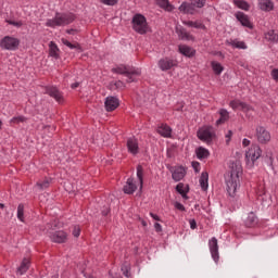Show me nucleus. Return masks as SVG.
Listing matches in <instances>:
<instances>
[{
  "label": "nucleus",
  "mask_w": 278,
  "mask_h": 278,
  "mask_svg": "<svg viewBox=\"0 0 278 278\" xmlns=\"http://www.w3.org/2000/svg\"><path fill=\"white\" fill-rule=\"evenodd\" d=\"M230 170L225 175L226 190L229 197H236L238 188H240V175H242V164L236 161L230 163Z\"/></svg>",
  "instance_id": "nucleus-1"
},
{
  "label": "nucleus",
  "mask_w": 278,
  "mask_h": 278,
  "mask_svg": "<svg viewBox=\"0 0 278 278\" xmlns=\"http://www.w3.org/2000/svg\"><path fill=\"white\" fill-rule=\"evenodd\" d=\"M58 225H59L58 220H54L51 224H47V227L43 231L48 233L52 242H56L58 244H63V242H66L68 235L63 230H55L58 229Z\"/></svg>",
  "instance_id": "nucleus-2"
},
{
  "label": "nucleus",
  "mask_w": 278,
  "mask_h": 278,
  "mask_svg": "<svg viewBox=\"0 0 278 278\" xmlns=\"http://www.w3.org/2000/svg\"><path fill=\"white\" fill-rule=\"evenodd\" d=\"M75 21V15L73 13H56L53 18L47 21V27H64V25H71Z\"/></svg>",
  "instance_id": "nucleus-3"
},
{
  "label": "nucleus",
  "mask_w": 278,
  "mask_h": 278,
  "mask_svg": "<svg viewBox=\"0 0 278 278\" xmlns=\"http://www.w3.org/2000/svg\"><path fill=\"white\" fill-rule=\"evenodd\" d=\"M132 29L137 31V34L144 35L149 31V24L147 23V17L144 15L137 13L132 17Z\"/></svg>",
  "instance_id": "nucleus-4"
},
{
  "label": "nucleus",
  "mask_w": 278,
  "mask_h": 278,
  "mask_svg": "<svg viewBox=\"0 0 278 278\" xmlns=\"http://www.w3.org/2000/svg\"><path fill=\"white\" fill-rule=\"evenodd\" d=\"M113 73H117L118 75H125V77H127L128 84L136 81V78L140 77L141 75V72L139 68H136V67L129 68L125 66L113 68Z\"/></svg>",
  "instance_id": "nucleus-5"
},
{
  "label": "nucleus",
  "mask_w": 278,
  "mask_h": 278,
  "mask_svg": "<svg viewBox=\"0 0 278 278\" xmlns=\"http://www.w3.org/2000/svg\"><path fill=\"white\" fill-rule=\"evenodd\" d=\"M262 157V148L258 144H252L251 148L245 152V160L248 164L253 166L258 159Z\"/></svg>",
  "instance_id": "nucleus-6"
},
{
  "label": "nucleus",
  "mask_w": 278,
  "mask_h": 278,
  "mask_svg": "<svg viewBox=\"0 0 278 278\" xmlns=\"http://www.w3.org/2000/svg\"><path fill=\"white\" fill-rule=\"evenodd\" d=\"M205 5V0H191V4L184 2L179 7V12L182 14H194V8H203Z\"/></svg>",
  "instance_id": "nucleus-7"
},
{
  "label": "nucleus",
  "mask_w": 278,
  "mask_h": 278,
  "mask_svg": "<svg viewBox=\"0 0 278 278\" xmlns=\"http://www.w3.org/2000/svg\"><path fill=\"white\" fill-rule=\"evenodd\" d=\"M18 45H21V40L10 36H5L0 41L1 49H5L7 51H16V49H18Z\"/></svg>",
  "instance_id": "nucleus-8"
},
{
  "label": "nucleus",
  "mask_w": 278,
  "mask_h": 278,
  "mask_svg": "<svg viewBox=\"0 0 278 278\" xmlns=\"http://www.w3.org/2000/svg\"><path fill=\"white\" fill-rule=\"evenodd\" d=\"M214 128L211 126H205L198 130L199 140H202V142H206V144H210V142L214 140Z\"/></svg>",
  "instance_id": "nucleus-9"
},
{
  "label": "nucleus",
  "mask_w": 278,
  "mask_h": 278,
  "mask_svg": "<svg viewBox=\"0 0 278 278\" xmlns=\"http://www.w3.org/2000/svg\"><path fill=\"white\" fill-rule=\"evenodd\" d=\"M256 138L261 144H268L270 132L264 126L256 127Z\"/></svg>",
  "instance_id": "nucleus-10"
},
{
  "label": "nucleus",
  "mask_w": 278,
  "mask_h": 278,
  "mask_svg": "<svg viewBox=\"0 0 278 278\" xmlns=\"http://www.w3.org/2000/svg\"><path fill=\"white\" fill-rule=\"evenodd\" d=\"M229 106L235 111L240 110L241 112H244L245 114H249V112H253V108H251V105H249L240 100L230 101Z\"/></svg>",
  "instance_id": "nucleus-11"
},
{
  "label": "nucleus",
  "mask_w": 278,
  "mask_h": 278,
  "mask_svg": "<svg viewBox=\"0 0 278 278\" xmlns=\"http://www.w3.org/2000/svg\"><path fill=\"white\" fill-rule=\"evenodd\" d=\"M157 66L161 71H170V68L177 66V61L169 58H163L159 61Z\"/></svg>",
  "instance_id": "nucleus-12"
},
{
  "label": "nucleus",
  "mask_w": 278,
  "mask_h": 278,
  "mask_svg": "<svg viewBox=\"0 0 278 278\" xmlns=\"http://www.w3.org/2000/svg\"><path fill=\"white\" fill-rule=\"evenodd\" d=\"M46 94L55 99L58 103H64V96H62L58 87H46Z\"/></svg>",
  "instance_id": "nucleus-13"
},
{
  "label": "nucleus",
  "mask_w": 278,
  "mask_h": 278,
  "mask_svg": "<svg viewBox=\"0 0 278 278\" xmlns=\"http://www.w3.org/2000/svg\"><path fill=\"white\" fill-rule=\"evenodd\" d=\"M208 249L211 251V255L214 262H218V239H216V237H213L208 241Z\"/></svg>",
  "instance_id": "nucleus-14"
},
{
  "label": "nucleus",
  "mask_w": 278,
  "mask_h": 278,
  "mask_svg": "<svg viewBox=\"0 0 278 278\" xmlns=\"http://www.w3.org/2000/svg\"><path fill=\"white\" fill-rule=\"evenodd\" d=\"M106 112H114L118 105H121V102L118 101V98L116 97H108L104 102Z\"/></svg>",
  "instance_id": "nucleus-15"
},
{
  "label": "nucleus",
  "mask_w": 278,
  "mask_h": 278,
  "mask_svg": "<svg viewBox=\"0 0 278 278\" xmlns=\"http://www.w3.org/2000/svg\"><path fill=\"white\" fill-rule=\"evenodd\" d=\"M126 147L128 151L131 153V155H138L140 148L138 146V139L136 138H129L127 140Z\"/></svg>",
  "instance_id": "nucleus-16"
},
{
  "label": "nucleus",
  "mask_w": 278,
  "mask_h": 278,
  "mask_svg": "<svg viewBox=\"0 0 278 278\" xmlns=\"http://www.w3.org/2000/svg\"><path fill=\"white\" fill-rule=\"evenodd\" d=\"M236 18L241 23L243 27H248L249 29H253V23H251V20H249V15L238 12L236 14Z\"/></svg>",
  "instance_id": "nucleus-17"
},
{
  "label": "nucleus",
  "mask_w": 278,
  "mask_h": 278,
  "mask_svg": "<svg viewBox=\"0 0 278 278\" xmlns=\"http://www.w3.org/2000/svg\"><path fill=\"white\" fill-rule=\"evenodd\" d=\"M176 34L178 35V38H180V40H194V36H192V34L186 30V28H184L182 26H176Z\"/></svg>",
  "instance_id": "nucleus-18"
},
{
  "label": "nucleus",
  "mask_w": 278,
  "mask_h": 278,
  "mask_svg": "<svg viewBox=\"0 0 278 278\" xmlns=\"http://www.w3.org/2000/svg\"><path fill=\"white\" fill-rule=\"evenodd\" d=\"M157 134H160V136L163 138H170V136H173V129L166 124H161L157 127Z\"/></svg>",
  "instance_id": "nucleus-19"
},
{
  "label": "nucleus",
  "mask_w": 278,
  "mask_h": 278,
  "mask_svg": "<svg viewBox=\"0 0 278 278\" xmlns=\"http://www.w3.org/2000/svg\"><path fill=\"white\" fill-rule=\"evenodd\" d=\"M135 190H138V185L134 181V178H128L124 186L125 194H134Z\"/></svg>",
  "instance_id": "nucleus-20"
},
{
  "label": "nucleus",
  "mask_w": 278,
  "mask_h": 278,
  "mask_svg": "<svg viewBox=\"0 0 278 278\" xmlns=\"http://www.w3.org/2000/svg\"><path fill=\"white\" fill-rule=\"evenodd\" d=\"M258 8L263 12H273L275 4L270 0H258Z\"/></svg>",
  "instance_id": "nucleus-21"
},
{
  "label": "nucleus",
  "mask_w": 278,
  "mask_h": 278,
  "mask_svg": "<svg viewBox=\"0 0 278 278\" xmlns=\"http://www.w3.org/2000/svg\"><path fill=\"white\" fill-rule=\"evenodd\" d=\"M172 177L174 181H181V179L186 177V168H184V166L175 167Z\"/></svg>",
  "instance_id": "nucleus-22"
},
{
  "label": "nucleus",
  "mask_w": 278,
  "mask_h": 278,
  "mask_svg": "<svg viewBox=\"0 0 278 278\" xmlns=\"http://www.w3.org/2000/svg\"><path fill=\"white\" fill-rule=\"evenodd\" d=\"M226 45L232 47V49H248L247 43L244 41H240L238 39H228Z\"/></svg>",
  "instance_id": "nucleus-23"
},
{
  "label": "nucleus",
  "mask_w": 278,
  "mask_h": 278,
  "mask_svg": "<svg viewBox=\"0 0 278 278\" xmlns=\"http://www.w3.org/2000/svg\"><path fill=\"white\" fill-rule=\"evenodd\" d=\"M208 181H210V174H207V172H203L200 177V186L204 192L205 190H207V188H210Z\"/></svg>",
  "instance_id": "nucleus-24"
},
{
  "label": "nucleus",
  "mask_w": 278,
  "mask_h": 278,
  "mask_svg": "<svg viewBox=\"0 0 278 278\" xmlns=\"http://www.w3.org/2000/svg\"><path fill=\"white\" fill-rule=\"evenodd\" d=\"M156 4L162 10H165V12H173L175 10V7L168 0H156Z\"/></svg>",
  "instance_id": "nucleus-25"
},
{
  "label": "nucleus",
  "mask_w": 278,
  "mask_h": 278,
  "mask_svg": "<svg viewBox=\"0 0 278 278\" xmlns=\"http://www.w3.org/2000/svg\"><path fill=\"white\" fill-rule=\"evenodd\" d=\"M179 52L186 55V58H192L194 55V49L186 45L179 46Z\"/></svg>",
  "instance_id": "nucleus-26"
},
{
  "label": "nucleus",
  "mask_w": 278,
  "mask_h": 278,
  "mask_svg": "<svg viewBox=\"0 0 278 278\" xmlns=\"http://www.w3.org/2000/svg\"><path fill=\"white\" fill-rule=\"evenodd\" d=\"M195 153L198 160H207L210 157V150L202 147L198 148Z\"/></svg>",
  "instance_id": "nucleus-27"
},
{
  "label": "nucleus",
  "mask_w": 278,
  "mask_h": 278,
  "mask_svg": "<svg viewBox=\"0 0 278 278\" xmlns=\"http://www.w3.org/2000/svg\"><path fill=\"white\" fill-rule=\"evenodd\" d=\"M184 25H187V27H194V29H206L205 24H203L201 21H185Z\"/></svg>",
  "instance_id": "nucleus-28"
},
{
  "label": "nucleus",
  "mask_w": 278,
  "mask_h": 278,
  "mask_svg": "<svg viewBox=\"0 0 278 278\" xmlns=\"http://www.w3.org/2000/svg\"><path fill=\"white\" fill-rule=\"evenodd\" d=\"M219 119H217L216 125H223L229 121V112L225 109L219 110Z\"/></svg>",
  "instance_id": "nucleus-29"
},
{
  "label": "nucleus",
  "mask_w": 278,
  "mask_h": 278,
  "mask_svg": "<svg viewBox=\"0 0 278 278\" xmlns=\"http://www.w3.org/2000/svg\"><path fill=\"white\" fill-rule=\"evenodd\" d=\"M257 223H258V219H257V216H255V213H249L248 218L245 219V225L248 227H255Z\"/></svg>",
  "instance_id": "nucleus-30"
},
{
  "label": "nucleus",
  "mask_w": 278,
  "mask_h": 278,
  "mask_svg": "<svg viewBox=\"0 0 278 278\" xmlns=\"http://www.w3.org/2000/svg\"><path fill=\"white\" fill-rule=\"evenodd\" d=\"M27 270H29V258H24L22 261V264L17 268V273H18V275H25V273H27Z\"/></svg>",
  "instance_id": "nucleus-31"
},
{
  "label": "nucleus",
  "mask_w": 278,
  "mask_h": 278,
  "mask_svg": "<svg viewBox=\"0 0 278 278\" xmlns=\"http://www.w3.org/2000/svg\"><path fill=\"white\" fill-rule=\"evenodd\" d=\"M143 177H144V169L142 168V165H138L137 166V178L139 180L140 190H142Z\"/></svg>",
  "instance_id": "nucleus-32"
},
{
  "label": "nucleus",
  "mask_w": 278,
  "mask_h": 278,
  "mask_svg": "<svg viewBox=\"0 0 278 278\" xmlns=\"http://www.w3.org/2000/svg\"><path fill=\"white\" fill-rule=\"evenodd\" d=\"M266 40L270 42H278V34L275 30H269L265 34Z\"/></svg>",
  "instance_id": "nucleus-33"
},
{
  "label": "nucleus",
  "mask_w": 278,
  "mask_h": 278,
  "mask_svg": "<svg viewBox=\"0 0 278 278\" xmlns=\"http://www.w3.org/2000/svg\"><path fill=\"white\" fill-rule=\"evenodd\" d=\"M50 55L51 58H59L60 49L58 48V45L55 42L51 41L50 45Z\"/></svg>",
  "instance_id": "nucleus-34"
},
{
  "label": "nucleus",
  "mask_w": 278,
  "mask_h": 278,
  "mask_svg": "<svg viewBox=\"0 0 278 278\" xmlns=\"http://www.w3.org/2000/svg\"><path fill=\"white\" fill-rule=\"evenodd\" d=\"M212 70L214 71L215 75H220V73H223V71L225 70L223 67V65L216 61H213L211 63Z\"/></svg>",
  "instance_id": "nucleus-35"
},
{
  "label": "nucleus",
  "mask_w": 278,
  "mask_h": 278,
  "mask_svg": "<svg viewBox=\"0 0 278 278\" xmlns=\"http://www.w3.org/2000/svg\"><path fill=\"white\" fill-rule=\"evenodd\" d=\"M17 218L21 220V223L25 222V205L23 204L17 206Z\"/></svg>",
  "instance_id": "nucleus-36"
},
{
  "label": "nucleus",
  "mask_w": 278,
  "mask_h": 278,
  "mask_svg": "<svg viewBox=\"0 0 278 278\" xmlns=\"http://www.w3.org/2000/svg\"><path fill=\"white\" fill-rule=\"evenodd\" d=\"M49 187V179H45V180H39L36 184L37 190H47V188Z\"/></svg>",
  "instance_id": "nucleus-37"
},
{
  "label": "nucleus",
  "mask_w": 278,
  "mask_h": 278,
  "mask_svg": "<svg viewBox=\"0 0 278 278\" xmlns=\"http://www.w3.org/2000/svg\"><path fill=\"white\" fill-rule=\"evenodd\" d=\"M235 5H237V8H240L241 10H249V3H247V1L244 0H233Z\"/></svg>",
  "instance_id": "nucleus-38"
},
{
  "label": "nucleus",
  "mask_w": 278,
  "mask_h": 278,
  "mask_svg": "<svg viewBox=\"0 0 278 278\" xmlns=\"http://www.w3.org/2000/svg\"><path fill=\"white\" fill-rule=\"evenodd\" d=\"M176 190L177 192H179V194H181L182 199H188V195H187V190L184 189V184H178L176 186Z\"/></svg>",
  "instance_id": "nucleus-39"
},
{
  "label": "nucleus",
  "mask_w": 278,
  "mask_h": 278,
  "mask_svg": "<svg viewBox=\"0 0 278 278\" xmlns=\"http://www.w3.org/2000/svg\"><path fill=\"white\" fill-rule=\"evenodd\" d=\"M26 118L25 116H16L11 118L10 124L11 125H18V123H25Z\"/></svg>",
  "instance_id": "nucleus-40"
},
{
  "label": "nucleus",
  "mask_w": 278,
  "mask_h": 278,
  "mask_svg": "<svg viewBox=\"0 0 278 278\" xmlns=\"http://www.w3.org/2000/svg\"><path fill=\"white\" fill-rule=\"evenodd\" d=\"M61 41L65 45V47H68V49H79V43H71L68 39H61Z\"/></svg>",
  "instance_id": "nucleus-41"
},
{
  "label": "nucleus",
  "mask_w": 278,
  "mask_h": 278,
  "mask_svg": "<svg viewBox=\"0 0 278 278\" xmlns=\"http://www.w3.org/2000/svg\"><path fill=\"white\" fill-rule=\"evenodd\" d=\"M103 5L114 7L118 5V0H100Z\"/></svg>",
  "instance_id": "nucleus-42"
},
{
  "label": "nucleus",
  "mask_w": 278,
  "mask_h": 278,
  "mask_svg": "<svg viewBox=\"0 0 278 278\" xmlns=\"http://www.w3.org/2000/svg\"><path fill=\"white\" fill-rule=\"evenodd\" d=\"M80 233H81V228H79V226H75L73 230L74 238H79Z\"/></svg>",
  "instance_id": "nucleus-43"
},
{
  "label": "nucleus",
  "mask_w": 278,
  "mask_h": 278,
  "mask_svg": "<svg viewBox=\"0 0 278 278\" xmlns=\"http://www.w3.org/2000/svg\"><path fill=\"white\" fill-rule=\"evenodd\" d=\"M7 23L9 25H13L14 27H23V22H14L12 20H8Z\"/></svg>",
  "instance_id": "nucleus-44"
},
{
  "label": "nucleus",
  "mask_w": 278,
  "mask_h": 278,
  "mask_svg": "<svg viewBox=\"0 0 278 278\" xmlns=\"http://www.w3.org/2000/svg\"><path fill=\"white\" fill-rule=\"evenodd\" d=\"M175 207L176 210H179L180 212H186V206H184V204L176 202L175 203Z\"/></svg>",
  "instance_id": "nucleus-45"
},
{
  "label": "nucleus",
  "mask_w": 278,
  "mask_h": 278,
  "mask_svg": "<svg viewBox=\"0 0 278 278\" xmlns=\"http://www.w3.org/2000/svg\"><path fill=\"white\" fill-rule=\"evenodd\" d=\"M271 77H273V79H275V81H278V70L271 71Z\"/></svg>",
  "instance_id": "nucleus-46"
},
{
  "label": "nucleus",
  "mask_w": 278,
  "mask_h": 278,
  "mask_svg": "<svg viewBox=\"0 0 278 278\" xmlns=\"http://www.w3.org/2000/svg\"><path fill=\"white\" fill-rule=\"evenodd\" d=\"M189 225H190V228H191V229H197V220L190 219V220H189Z\"/></svg>",
  "instance_id": "nucleus-47"
},
{
  "label": "nucleus",
  "mask_w": 278,
  "mask_h": 278,
  "mask_svg": "<svg viewBox=\"0 0 278 278\" xmlns=\"http://www.w3.org/2000/svg\"><path fill=\"white\" fill-rule=\"evenodd\" d=\"M154 229L157 233H160V231H162V225L160 223H155L154 224Z\"/></svg>",
  "instance_id": "nucleus-48"
},
{
  "label": "nucleus",
  "mask_w": 278,
  "mask_h": 278,
  "mask_svg": "<svg viewBox=\"0 0 278 278\" xmlns=\"http://www.w3.org/2000/svg\"><path fill=\"white\" fill-rule=\"evenodd\" d=\"M231 136H232V132H231V130H229L228 134L226 135V138H227L226 143L227 144H229V140H231Z\"/></svg>",
  "instance_id": "nucleus-49"
},
{
  "label": "nucleus",
  "mask_w": 278,
  "mask_h": 278,
  "mask_svg": "<svg viewBox=\"0 0 278 278\" xmlns=\"http://www.w3.org/2000/svg\"><path fill=\"white\" fill-rule=\"evenodd\" d=\"M122 270L125 277H129V270L127 269V267H122Z\"/></svg>",
  "instance_id": "nucleus-50"
},
{
  "label": "nucleus",
  "mask_w": 278,
  "mask_h": 278,
  "mask_svg": "<svg viewBox=\"0 0 278 278\" xmlns=\"http://www.w3.org/2000/svg\"><path fill=\"white\" fill-rule=\"evenodd\" d=\"M249 144H251V140H249V139H243L242 140V146L243 147H249Z\"/></svg>",
  "instance_id": "nucleus-51"
},
{
  "label": "nucleus",
  "mask_w": 278,
  "mask_h": 278,
  "mask_svg": "<svg viewBox=\"0 0 278 278\" xmlns=\"http://www.w3.org/2000/svg\"><path fill=\"white\" fill-rule=\"evenodd\" d=\"M151 218H153L154 220H160V216H157L156 214L150 213Z\"/></svg>",
  "instance_id": "nucleus-52"
},
{
  "label": "nucleus",
  "mask_w": 278,
  "mask_h": 278,
  "mask_svg": "<svg viewBox=\"0 0 278 278\" xmlns=\"http://www.w3.org/2000/svg\"><path fill=\"white\" fill-rule=\"evenodd\" d=\"M71 88L75 90L76 88H79V83H74L71 85Z\"/></svg>",
  "instance_id": "nucleus-53"
},
{
  "label": "nucleus",
  "mask_w": 278,
  "mask_h": 278,
  "mask_svg": "<svg viewBox=\"0 0 278 278\" xmlns=\"http://www.w3.org/2000/svg\"><path fill=\"white\" fill-rule=\"evenodd\" d=\"M193 167H194V170H195L197 173H199V163L193 164Z\"/></svg>",
  "instance_id": "nucleus-54"
},
{
  "label": "nucleus",
  "mask_w": 278,
  "mask_h": 278,
  "mask_svg": "<svg viewBox=\"0 0 278 278\" xmlns=\"http://www.w3.org/2000/svg\"><path fill=\"white\" fill-rule=\"evenodd\" d=\"M140 223H141L142 227H147V222L144 219H140Z\"/></svg>",
  "instance_id": "nucleus-55"
},
{
  "label": "nucleus",
  "mask_w": 278,
  "mask_h": 278,
  "mask_svg": "<svg viewBox=\"0 0 278 278\" xmlns=\"http://www.w3.org/2000/svg\"><path fill=\"white\" fill-rule=\"evenodd\" d=\"M75 31H76L75 29H68L67 34H75Z\"/></svg>",
  "instance_id": "nucleus-56"
},
{
  "label": "nucleus",
  "mask_w": 278,
  "mask_h": 278,
  "mask_svg": "<svg viewBox=\"0 0 278 278\" xmlns=\"http://www.w3.org/2000/svg\"><path fill=\"white\" fill-rule=\"evenodd\" d=\"M3 207H5V205L0 203V210H3Z\"/></svg>",
  "instance_id": "nucleus-57"
},
{
  "label": "nucleus",
  "mask_w": 278,
  "mask_h": 278,
  "mask_svg": "<svg viewBox=\"0 0 278 278\" xmlns=\"http://www.w3.org/2000/svg\"><path fill=\"white\" fill-rule=\"evenodd\" d=\"M121 84H123V83H121V81H117V83L115 84V86H121Z\"/></svg>",
  "instance_id": "nucleus-58"
},
{
  "label": "nucleus",
  "mask_w": 278,
  "mask_h": 278,
  "mask_svg": "<svg viewBox=\"0 0 278 278\" xmlns=\"http://www.w3.org/2000/svg\"><path fill=\"white\" fill-rule=\"evenodd\" d=\"M1 127H3V122L0 121V129H1Z\"/></svg>",
  "instance_id": "nucleus-59"
}]
</instances>
